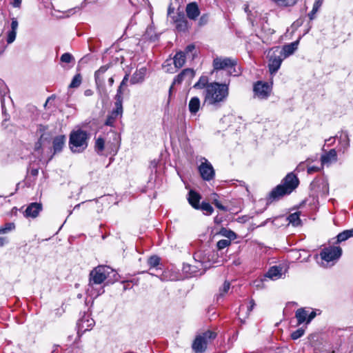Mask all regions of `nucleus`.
I'll list each match as a JSON object with an SVG mask.
<instances>
[{
    "mask_svg": "<svg viewBox=\"0 0 353 353\" xmlns=\"http://www.w3.org/2000/svg\"><path fill=\"white\" fill-rule=\"evenodd\" d=\"M229 95V84L210 83L204 91V103L219 108Z\"/></svg>",
    "mask_w": 353,
    "mask_h": 353,
    "instance_id": "nucleus-1",
    "label": "nucleus"
},
{
    "mask_svg": "<svg viewBox=\"0 0 353 353\" xmlns=\"http://www.w3.org/2000/svg\"><path fill=\"white\" fill-rule=\"evenodd\" d=\"M299 184L297 176L290 172L282 180L281 184L274 188L270 193L268 200L273 201L278 200L284 195L290 194Z\"/></svg>",
    "mask_w": 353,
    "mask_h": 353,
    "instance_id": "nucleus-2",
    "label": "nucleus"
},
{
    "mask_svg": "<svg viewBox=\"0 0 353 353\" xmlns=\"http://www.w3.org/2000/svg\"><path fill=\"white\" fill-rule=\"evenodd\" d=\"M110 65H102L94 72V80L97 86V92L101 98H106L108 95V91L105 87V80L108 79V85L112 87L114 84V74L109 70Z\"/></svg>",
    "mask_w": 353,
    "mask_h": 353,
    "instance_id": "nucleus-3",
    "label": "nucleus"
},
{
    "mask_svg": "<svg viewBox=\"0 0 353 353\" xmlns=\"http://www.w3.org/2000/svg\"><path fill=\"white\" fill-rule=\"evenodd\" d=\"M88 135L86 132L77 130L71 133L70 148L73 152H82L88 147Z\"/></svg>",
    "mask_w": 353,
    "mask_h": 353,
    "instance_id": "nucleus-4",
    "label": "nucleus"
},
{
    "mask_svg": "<svg viewBox=\"0 0 353 353\" xmlns=\"http://www.w3.org/2000/svg\"><path fill=\"white\" fill-rule=\"evenodd\" d=\"M216 337V333L207 330L198 334L194 340L192 348L195 353H202L205 351L207 346Z\"/></svg>",
    "mask_w": 353,
    "mask_h": 353,
    "instance_id": "nucleus-5",
    "label": "nucleus"
},
{
    "mask_svg": "<svg viewBox=\"0 0 353 353\" xmlns=\"http://www.w3.org/2000/svg\"><path fill=\"white\" fill-rule=\"evenodd\" d=\"M237 61L230 57H216L213 60L214 70H227L230 75L238 76L240 72L236 70Z\"/></svg>",
    "mask_w": 353,
    "mask_h": 353,
    "instance_id": "nucleus-6",
    "label": "nucleus"
},
{
    "mask_svg": "<svg viewBox=\"0 0 353 353\" xmlns=\"http://www.w3.org/2000/svg\"><path fill=\"white\" fill-rule=\"evenodd\" d=\"M114 272L113 269L107 265H99L94 268L90 273L89 286L103 283Z\"/></svg>",
    "mask_w": 353,
    "mask_h": 353,
    "instance_id": "nucleus-7",
    "label": "nucleus"
},
{
    "mask_svg": "<svg viewBox=\"0 0 353 353\" xmlns=\"http://www.w3.org/2000/svg\"><path fill=\"white\" fill-rule=\"evenodd\" d=\"M341 254L342 249L339 246H329L325 248L320 253L321 259L327 262L338 260Z\"/></svg>",
    "mask_w": 353,
    "mask_h": 353,
    "instance_id": "nucleus-8",
    "label": "nucleus"
},
{
    "mask_svg": "<svg viewBox=\"0 0 353 353\" xmlns=\"http://www.w3.org/2000/svg\"><path fill=\"white\" fill-rule=\"evenodd\" d=\"M210 256L212 258L217 257V252L212 251L206 254L202 251H198L194 254V261L200 264L197 265L196 268H199L201 267V268L203 269L201 274L203 273L206 269L209 268L208 263H210Z\"/></svg>",
    "mask_w": 353,
    "mask_h": 353,
    "instance_id": "nucleus-9",
    "label": "nucleus"
},
{
    "mask_svg": "<svg viewBox=\"0 0 353 353\" xmlns=\"http://www.w3.org/2000/svg\"><path fill=\"white\" fill-rule=\"evenodd\" d=\"M201 165L199 166V172L204 181H210L214 178L215 171L212 164L205 159L202 158Z\"/></svg>",
    "mask_w": 353,
    "mask_h": 353,
    "instance_id": "nucleus-10",
    "label": "nucleus"
},
{
    "mask_svg": "<svg viewBox=\"0 0 353 353\" xmlns=\"http://www.w3.org/2000/svg\"><path fill=\"white\" fill-rule=\"evenodd\" d=\"M283 60L281 52H279L278 48L270 54L268 68L271 74H275L279 70Z\"/></svg>",
    "mask_w": 353,
    "mask_h": 353,
    "instance_id": "nucleus-11",
    "label": "nucleus"
},
{
    "mask_svg": "<svg viewBox=\"0 0 353 353\" xmlns=\"http://www.w3.org/2000/svg\"><path fill=\"white\" fill-rule=\"evenodd\" d=\"M254 95L260 99H266L272 91L271 85L266 82L257 81L253 88Z\"/></svg>",
    "mask_w": 353,
    "mask_h": 353,
    "instance_id": "nucleus-12",
    "label": "nucleus"
},
{
    "mask_svg": "<svg viewBox=\"0 0 353 353\" xmlns=\"http://www.w3.org/2000/svg\"><path fill=\"white\" fill-rule=\"evenodd\" d=\"M123 102L116 101L114 103L115 108L112 111L111 114L108 117L105 121V125L113 126L115 120L122 115L123 113Z\"/></svg>",
    "mask_w": 353,
    "mask_h": 353,
    "instance_id": "nucleus-13",
    "label": "nucleus"
},
{
    "mask_svg": "<svg viewBox=\"0 0 353 353\" xmlns=\"http://www.w3.org/2000/svg\"><path fill=\"white\" fill-rule=\"evenodd\" d=\"M322 166L329 167L338 160L337 152L335 149H331L321 157Z\"/></svg>",
    "mask_w": 353,
    "mask_h": 353,
    "instance_id": "nucleus-14",
    "label": "nucleus"
},
{
    "mask_svg": "<svg viewBox=\"0 0 353 353\" xmlns=\"http://www.w3.org/2000/svg\"><path fill=\"white\" fill-rule=\"evenodd\" d=\"M41 210L42 205L41 203H32L26 209L24 216L26 217L35 218L38 216Z\"/></svg>",
    "mask_w": 353,
    "mask_h": 353,
    "instance_id": "nucleus-15",
    "label": "nucleus"
},
{
    "mask_svg": "<svg viewBox=\"0 0 353 353\" xmlns=\"http://www.w3.org/2000/svg\"><path fill=\"white\" fill-rule=\"evenodd\" d=\"M350 147V139L346 132H341L339 137V152L344 154Z\"/></svg>",
    "mask_w": 353,
    "mask_h": 353,
    "instance_id": "nucleus-16",
    "label": "nucleus"
},
{
    "mask_svg": "<svg viewBox=\"0 0 353 353\" xmlns=\"http://www.w3.org/2000/svg\"><path fill=\"white\" fill-rule=\"evenodd\" d=\"M94 325V321L88 315H84L79 321V330L82 332L91 330Z\"/></svg>",
    "mask_w": 353,
    "mask_h": 353,
    "instance_id": "nucleus-17",
    "label": "nucleus"
},
{
    "mask_svg": "<svg viewBox=\"0 0 353 353\" xmlns=\"http://www.w3.org/2000/svg\"><path fill=\"white\" fill-rule=\"evenodd\" d=\"M146 72L147 70L145 67L137 70L130 79V83L134 85L143 82L146 75Z\"/></svg>",
    "mask_w": 353,
    "mask_h": 353,
    "instance_id": "nucleus-18",
    "label": "nucleus"
},
{
    "mask_svg": "<svg viewBox=\"0 0 353 353\" xmlns=\"http://www.w3.org/2000/svg\"><path fill=\"white\" fill-rule=\"evenodd\" d=\"M299 39L290 43L289 44L285 45L283 46L281 52V55L283 54L284 58L288 57L292 55L298 48V46L299 43Z\"/></svg>",
    "mask_w": 353,
    "mask_h": 353,
    "instance_id": "nucleus-19",
    "label": "nucleus"
},
{
    "mask_svg": "<svg viewBox=\"0 0 353 353\" xmlns=\"http://www.w3.org/2000/svg\"><path fill=\"white\" fill-rule=\"evenodd\" d=\"M186 13L189 19L195 20L199 15L200 11L195 2L190 3L186 6Z\"/></svg>",
    "mask_w": 353,
    "mask_h": 353,
    "instance_id": "nucleus-20",
    "label": "nucleus"
},
{
    "mask_svg": "<svg viewBox=\"0 0 353 353\" xmlns=\"http://www.w3.org/2000/svg\"><path fill=\"white\" fill-rule=\"evenodd\" d=\"M65 137L64 135H59L54 138L52 141L54 154L60 152L65 145Z\"/></svg>",
    "mask_w": 353,
    "mask_h": 353,
    "instance_id": "nucleus-21",
    "label": "nucleus"
},
{
    "mask_svg": "<svg viewBox=\"0 0 353 353\" xmlns=\"http://www.w3.org/2000/svg\"><path fill=\"white\" fill-rule=\"evenodd\" d=\"M201 196L194 190H190L188 194V201L190 204L195 209L199 210Z\"/></svg>",
    "mask_w": 353,
    "mask_h": 353,
    "instance_id": "nucleus-22",
    "label": "nucleus"
},
{
    "mask_svg": "<svg viewBox=\"0 0 353 353\" xmlns=\"http://www.w3.org/2000/svg\"><path fill=\"white\" fill-rule=\"evenodd\" d=\"M129 80V74H126L122 81L121 82L118 89H117V94L115 95V100L116 101H121L123 102V91H124V87L127 86V83Z\"/></svg>",
    "mask_w": 353,
    "mask_h": 353,
    "instance_id": "nucleus-23",
    "label": "nucleus"
},
{
    "mask_svg": "<svg viewBox=\"0 0 353 353\" xmlns=\"http://www.w3.org/2000/svg\"><path fill=\"white\" fill-rule=\"evenodd\" d=\"M282 268L279 266L271 267L265 276L272 280H276L282 276Z\"/></svg>",
    "mask_w": 353,
    "mask_h": 353,
    "instance_id": "nucleus-24",
    "label": "nucleus"
},
{
    "mask_svg": "<svg viewBox=\"0 0 353 353\" xmlns=\"http://www.w3.org/2000/svg\"><path fill=\"white\" fill-rule=\"evenodd\" d=\"M201 102L197 97L191 98L188 104V109L192 114H196L200 109Z\"/></svg>",
    "mask_w": 353,
    "mask_h": 353,
    "instance_id": "nucleus-25",
    "label": "nucleus"
},
{
    "mask_svg": "<svg viewBox=\"0 0 353 353\" xmlns=\"http://www.w3.org/2000/svg\"><path fill=\"white\" fill-rule=\"evenodd\" d=\"M173 62L174 66L176 68H182L185 63V52L180 51L176 53L173 58Z\"/></svg>",
    "mask_w": 353,
    "mask_h": 353,
    "instance_id": "nucleus-26",
    "label": "nucleus"
},
{
    "mask_svg": "<svg viewBox=\"0 0 353 353\" xmlns=\"http://www.w3.org/2000/svg\"><path fill=\"white\" fill-rule=\"evenodd\" d=\"M8 92L9 90L7 85L5 84L3 81L0 79V95L3 113L5 112V97Z\"/></svg>",
    "mask_w": 353,
    "mask_h": 353,
    "instance_id": "nucleus-27",
    "label": "nucleus"
},
{
    "mask_svg": "<svg viewBox=\"0 0 353 353\" xmlns=\"http://www.w3.org/2000/svg\"><path fill=\"white\" fill-rule=\"evenodd\" d=\"M308 311L304 308L298 309L296 312L295 316L298 321V325H301L304 322L307 323Z\"/></svg>",
    "mask_w": 353,
    "mask_h": 353,
    "instance_id": "nucleus-28",
    "label": "nucleus"
},
{
    "mask_svg": "<svg viewBox=\"0 0 353 353\" xmlns=\"http://www.w3.org/2000/svg\"><path fill=\"white\" fill-rule=\"evenodd\" d=\"M286 219L289 221V223L295 227L300 225L301 223V221L300 219V212H299L290 214L286 218Z\"/></svg>",
    "mask_w": 353,
    "mask_h": 353,
    "instance_id": "nucleus-29",
    "label": "nucleus"
},
{
    "mask_svg": "<svg viewBox=\"0 0 353 353\" xmlns=\"http://www.w3.org/2000/svg\"><path fill=\"white\" fill-rule=\"evenodd\" d=\"M352 236H353V228L350 229V230H344L342 232L339 233L336 236V239H337L336 243H339L345 241L347 239H348L349 238L352 237Z\"/></svg>",
    "mask_w": 353,
    "mask_h": 353,
    "instance_id": "nucleus-30",
    "label": "nucleus"
},
{
    "mask_svg": "<svg viewBox=\"0 0 353 353\" xmlns=\"http://www.w3.org/2000/svg\"><path fill=\"white\" fill-rule=\"evenodd\" d=\"M143 37L145 39L151 41H154L158 38V36L154 32V29L152 26H149L147 28L145 32L143 34Z\"/></svg>",
    "mask_w": 353,
    "mask_h": 353,
    "instance_id": "nucleus-31",
    "label": "nucleus"
},
{
    "mask_svg": "<svg viewBox=\"0 0 353 353\" xmlns=\"http://www.w3.org/2000/svg\"><path fill=\"white\" fill-rule=\"evenodd\" d=\"M208 78L207 76H201L199 81L194 85V88L196 89H206V86L209 85Z\"/></svg>",
    "mask_w": 353,
    "mask_h": 353,
    "instance_id": "nucleus-32",
    "label": "nucleus"
},
{
    "mask_svg": "<svg viewBox=\"0 0 353 353\" xmlns=\"http://www.w3.org/2000/svg\"><path fill=\"white\" fill-rule=\"evenodd\" d=\"M104 145H105L104 139L102 137H98L96 139L95 145H94L95 151L97 152V154H102V152L104 150Z\"/></svg>",
    "mask_w": 353,
    "mask_h": 353,
    "instance_id": "nucleus-33",
    "label": "nucleus"
},
{
    "mask_svg": "<svg viewBox=\"0 0 353 353\" xmlns=\"http://www.w3.org/2000/svg\"><path fill=\"white\" fill-rule=\"evenodd\" d=\"M182 73L184 77L185 81L188 82H190L195 75L194 70L190 68H186L183 70Z\"/></svg>",
    "mask_w": 353,
    "mask_h": 353,
    "instance_id": "nucleus-34",
    "label": "nucleus"
},
{
    "mask_svg": "<svg viewBox=\"0 0 353 353\" xmlns=\"http://www.w3.org/2000/svg\"><path fill=\"white\" fill-rule=\"evenodd\" d=\"M218 194L216 193H213L211 195L210 199L212 201V203L215 205V206L222 211H227V208L223 205L218 200Z\"/></svg>",
    "mask_w": 353,
    "mask_h": 353,
    "instance_id": "nucleus-35",
    "label": "nucleus"
},
{
    "mask_svg": "<svg viewBox=\"0 0 353 353\" xmlns=\"http://www.w3.org/2000/svg\"><path fill=\"white\" fill-rule=\"evenodd\" d=\"M199 210H201L205 214H211L214 210L211 205L206 202H203L201 205H199Z\"/></svg>",
    "mask_w": 353,
    "mask_h": 353,
    "instance_id": "nucleus-36",
    "label": "nucleus"
},
{
    "mask_svg": "<svg viewBox=\"0 0 353 353\" xmlns=\"http://www.w3.org/2000/svg\"><path fill=\"white\" fill-rule=\"evenodd\" d=\"M82 81V77L80 74H77L72 79L69 87L71 88H78Z\"/></svg>",
    "mask_w": 353,
    "mask_h": 353,
    "instance_id": "nucleus-37",
    "label": "nucleus"
},
{
    "mask_svg": "<svg viewBox=\"0 0 353 353\" xmlns=\"http://www.w3.org/2000/svg\"><path fill=\"white\" fill-rule=\"evenodd\" d=\"M15 228L14 223H7L4 226L0 228V234H6Z\"/></svg>",
    "mask_w": 353,
    "mask_h": 353,
    "instance_id": "nucleus-38",
    "label": "nucleus"
},
{
    "mask_svg": "<svg viewBox=\"0 0 353 353\" xmlns=\"http://www.w3.org/2000/svg\"><path fill=\"white\" fill-rule=\"evenodd\" d=\"M230 288V282L225 281L223 285V286L219 289V297H222L225 294L228 293V290Z\"/></svg>",
    "mask_w": 353,
    "mask_h": 353,
    "instance_id": "nucleus-39",
    "label": "nucleus"
},
{
    "mask_svg": "<svg viewBox=\"0 0 353 353\" xmlns=\"http://www.w3.org/2000/svg\"><path fill=\"white\" fill-rule=\"evenodd\" d=\"M148 263L151 268H156L160 263V258L157 256H152L149 258Z\"/></svg>",
    "mask_w": 353,
    "mask_h": 353,
    "instance_id": "nucleus-40",
    "label": "nucleus"
},
{
    "mask_svg": "<svg viewBox=\"0 0 353 353\" xmlns=\"http://www.w3.org/2000/svg\"><path fill=\"white\" fill-rule=\"evenodd\" d=\"M276 2L279 6H292L296 3L297 0H276Z\"/></svg>",
    "mask_w": 353,
    "mask_h": 353,
    "instance_id": "nucleus-41",
    "label": "nucleus"
},
{
    "mask_svg": "<svg viewBox=\"0 0 353 353\" xmlns=\"http://www.w3.org/2000/svg\"><path fill=\"white\" fill-rule=\"evenodd\" d=\"M231 243L230 240L228 239H221L217 242L216 246L219 250H223L225 248L229 246Z\"/></svg>",
    "mask_w": 353,
    "mask_h": 353,
    "instance_id": "nucleus-42",
    "label": "nucleus"
},
{
    "mask_svg": "<svg viewBox=\"0 0 353 353\" xmlns=\"http://www.w3.org/2000/svg\"><path fill=\"white\" fill-rule=\"evenodd\" d=\"M305 330L303 328H299L291 334V338L293 340H296L304 334Z\"/></svg>",
    "mask_w": 353,
    "mask_h": 353,
    "instance_id": "nucleus-43",
    "label": "nucleus"
},
{
    "mask_svg": "<svg viewBox=\"0 0 353 353\" xmlns=\"http://www.w3.org/2000/svg\"><path fill=\"white\" fill-rule=\"evenodd\" d=\"M73 59V57L71 54L66 52L61 55V61L66 63H69Z\"/></svg>",
    "mask_w": 353,
    "mask_h": 353,
    "instance_id": "nucleus-44",
    "label": "nucleus"
},
{
    "mask_svg": "<svg viewBox=\"0 0 353 353\" xmlns=\"http://www.w3.org/2000/svg\"><path fill=\"white\" fill-rule=\"evenodd\" d=\"M185 81L184 77L183 75L182 72L179 73L174 79L172 83V85L174 84H179L182 81Z\"/></svg>",
    "mask_w": 353,
    "mask_h": 353,
    "instance_id": "nucleus-45",
    "label": "nucleus"
},
{
    "mask_svg": "<svg viewBox=\"0 0 353 353\" xmlns=\"http://www.w3.org/2000/svg\"><path fill=\"white\" fill-rule=\"evenodd\" d=\"M16 34H17V32H14V31H10L8 32V39H7V42L8 43H12L15 38H16Z\"/></svg>",
    "mask_w": 353,
    "mask_h": 353,
    "instance_id": "nucleus-46",
    "label": "nucleus"
},
{
    "mask_svg": "<svg viewBox=\"0 0 353 353\" xmlns=\"http://www.w3.org/2000/svg\"><path fill=\"white\" fill-rule=\"evenodd\" d=\"M323 3V0H316L313 4L312 10L318 12Z\"/></svg>",
    "mask_w": 353,
    "mask_h": 353,
    "instance_id": "nucleus-47",
    "label": "nucleus"
},
{
    "mask_svg": "<svg viewBox=\"0 0 353 353\" xmlns=\"http://www.w3.org/2000/svg\"><path fill=\"white\" fill-rule=\"evenodd\" d=\"M195 50V46L193 44L188 45L183 52L185 54H188L190 52H192Z\"/></svg>",
    "mask_w": 353,
    "mask_h": 353,
    "instance_id": "nucleus-48",
    "label": "nucleus"
},
{
    "mask_svg": "<svg viewBox=\"0 0 353 353\" xmlns=\"http://www.w3.org/2000/svg\"><path fill=\"white\" fill-rule=\"evenodd\" d=\"M18 28V22L17 19H12L11 22V31L17 32Z\"/></svg>",
    "mask_w": 353,
    "mask_h": 353,
    "instance_id": "nucleus-49",
    "label": "nucleus"
},
{
    "mask_svg": "<svg viewBox=\"0 0 353 353\" xmlns=\"http://www.w3.org/2000/svg\"><path fill=\"white\" fill-rule=\"evenodd\" d=\"M43 137V135L41 136V138L39 140L35 143L34 145V150L35 151H39L41 149L42 143H41V139Z\"/></svg>",
    "mask_w": 353,
    "mask_h": 353,
    "instance_id": "nucleus-50",
    "label": "nucleus"
},
{
    "mask_svg": "<svg viewBox=\"0 0 353 353\" xmlns=\"http://www.w3.org/2000/svg\"><path fill=\"white\" fill-rule=\"evenodd\" d=\"M320 170V168L316 166H311L307 168V173L308 174H313L314 172H316Z\"/></svg>",
    "mask_w": 353,
    "mask_h": 353,
    "instance_id": "nucleus-51",
    "label": "nucleus"
},
{
    "mask_svg": "<svg viewBox=\"0 0 353 353\" xmlns=\"http://www.w3.org/2000/svg\"><path fill=\"white\" fill-rule=\"evenodd\" d=\"M210 263H208L209 268H210V266L212 265L220 263V261L218 260V259H219V256L218 255H217V257L212 258L210 256Z\"/></svg>",
    "mask_w": 353,
    "mask_h": 353,
    "instance_id": "nucleus-52",
    "label": "nucleus"
},
{
    "mask_svg": "<svg viewBox=\"0 0 353 353\" xmlns=\"http://www.w3.org/2000/svg\"><path fill=\"white\" fill-rule=\"evenodd\" d=\"M22 0H12L11 4L14 8H20Z\"/></svg>",
    "mask_w": 353,
    "mask_h": 353,
    "instance_id": "nucleus-53",
    "label": "nucleus"
},
{
    "mask_svg": "<svg viewBox=\"0 0 353 353\" xmlns=\"http://www.w3.org/2000/svg\"><path fill=\"white\" fill-rule=\"evenodd\" d=\"M315 316V312L312 311L310 313L308 312L307 323H309Z\"/></svg>",
    "mask_w": 353,
    "mask_h": 353,
    "instance_id": "nucleus-54",
    "label": "nucleus"
},
{
    "mask_svg": "<svg viewBox=\"0 0 353 353\" xmlns=\"http://www.w3.org/2000/svg\"><path fill=\"white\" fill-rule=\"evenodd\" d=\"M335 142L334 137H330L325 140V143H327L328 145H332Z\"/></svg>",
    "mask_w": 353,
    "mask_h": 353,
    "instance_id": "nucleus-55",
    "label": "nucleus"
},
{
    "mask_svg": "<svg viewBox=\"0 0 353 353\" xmlns=\"http://www.w3.org/2000/svg\"><path fill=\"white\" fill-rule=\"evenodd\" d=\"M316 13H317V12L312 10L311 12L308 14V17H309L310 19L313 20L315 18V15Z\"/></svg>",
    "mask_w": 353,
    "mask_h": 353,
    "instance_id": "nucleus-56",
    "label": "nucleus"
},
{
    "mask_svg": "<svg viewBox=\"0 0 353 353\" xmlns=\"http://www.w3.org/2000/svg\"><path fill=\"white\" fill-rule=\"evenodd\" d=\"M8 243V239L6 237H0V246H3Z\"/></svg>",
    "mask_w": 353,
    "mask_h": 353,
    "instance_id": "nucleus-57",
    "label": "nucleus"
},
{
    "mask_svg": "<svg viewBox=\"0 0 353 353\" xmlns=\"http://www.w3.org/2000/svg\"><path fill=\"white\" fill-rule=\"evenodd\" d=\"M254 305H255L254 301L253 299L250 300V306L248 307V311L251 312L253 310Z\"/></svg>",
    "mask_w": 353,
    "mask_h": 353,
    "instance_id": "nucleus-58",
    "label": "nucleus"
},
{
    "mask_svg": "<svg viewBox=\"0 0 353 353\" xmlns=\"http://www.w3.org/2000/svg\"><path fill=\"white\" fill-rule=\"evenodd\" d=\"M30 174L31 175H32L33 176H36L38 175L39 174V170L37 169V168H34V169H32L31 171H30Z\"/></svg>",
    "mask_w": 353,
    "mask_h": 353,
    "instance_id": "nucleus-59",
    "label": "nucleus"
},
{
    "mask_svg": "<svg viewBox=\"0 0 353 353\" xmlns=\"http://www.w3.org/2000/svg\"><path fill=\"white\" fill-rule=\"evenodd\" d=\"M93 94V92L92 90L90 89H88V90H85V92H84V94L86 96V97H89V96H91Z\"/></svg>",
    "mask_w": 353,
    "mask_h": 353,
    "instance_id": "nucleus-60",
    "label": "nucleus"
},
{
    "mask_svg": "<svg viewBox=\"0 0 353 353\" xmlns=\"http://www.w3.org/2000/svg\"><path fill=\"white\" fill-rule=\"evenodd\" d=\"M235 236H236L235 233L234 232H232V231H229L228 234L227 235V236H228V237H234Z\"/></svg>",
    "mask_w": 353,
    "mask_h": 353,
    "instance_id": "nucleus-61",
    "label": "nucleus"
},
{
    "mask_svg": "<svg viewBox=\"0 0 353 353\" xmlns=\"http://www.w3.org/2000/svg\"><path fill=\"white\" fill-rule=\"evenodd\" d=\"M174 12V8L170 6L168 10V15L171 14V13Z\"/></svg>",
    "mask_w": 353,
    "mask_h": 353,
    "instance_id": "nucleus-62",
    "label": "nucleus"
},
{
    "mask_svg": "<svg viewBox=\"0 0 353 353\" xmlns=\"http://www.w3.org/2000/svg\"><path fill=\"white\" fill-rule=\"evenodd\" d=\"M325 187L326 189L327 192H328V184L327 183H325Z\"/></svg>",
    "mask_w": 353,
    "mask_h": 353,
    "instance_id": "nucleus-63",
    "label": "nucleus"
},
{
    "mask_svg": "<svg viewBox=\"0 0 353 353\" xmlns=\"http://www.w3.org/2000/svg\"><path fill=\"white\" fill-rule=\"evenodd\" d=\"M103 290H102L101 292H97L96 294H95V296H98L99 294H101V293H103Z\"/></svg>",
    "mask_w": 353,
    "mask_h": 353,
    "instance_id": "nucleus-64",
    "label": "nucleus"
}]
</instances>
